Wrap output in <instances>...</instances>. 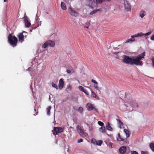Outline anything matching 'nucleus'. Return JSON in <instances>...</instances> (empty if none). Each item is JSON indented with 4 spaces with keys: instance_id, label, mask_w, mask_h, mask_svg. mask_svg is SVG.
Here are the masks:
<instances>
[{
    "instance_id": "f257e3e1",
    "label": "nucleus",
    "mask_w": 154,
    "mask_h": 154,
    "mask_svg": "<svg viewBox=\"0 0 154 154\" xmlns=\"http://www.w3.org/2000/svg\"><path fill=\"white\" fill-rule=\"evenodd\" d=\"M145 52H143L139 54L137 56L135 57H129V56L125 55L123 59V62L127 64L131 65H135L136 66H142L143 64L142 61L140 60L143 58L145 56Z\"/></svg>"
},
{
    "instance_id": "f03ea898",
    "label": "nucleus",
    "mask_w": 154,
    "mask_h": 154,
    "mask_svg": "<svg viewBox=\"0 0 154 154\" xmlns=\"http://www.w3.org/2000/svg\"><path fill=\"white\" fill-rule=\"evenodd\" d=\"M98 0H86L85 4L86 5L93 9L97 7V4H100L98 2Z\"/></svg>"
},
{
    "instance_id": "7ed1b4c3",
    "label": "nucleus",
    "mask_w": 154,
    "mask_h": 154,
    "mask_svg": "<svg viewBox=\"0 0 154 154\" xmlns=\"http://www.w3.org/2000/svg\"><path fill=\"white\" fill-rule=\"evenodd\" d=\"M8 40L9 43L13 47L16 46L17 42V39L15 36L12 35L11 34H9L8 36Z\"/></svg>"
},
{
    "instance_id": "20e7f679",
    "label": "nucleus",
    "mask_w": 154,
    "mask_h": 154,
    "mask_svg": "<svg viewBox=\"0 0 154 154\" xmlns=\"http://www.w3.org/2000/svg\"><path fill=\"white\" fill-rule=\"evenodd\" d=\"M76 130L77 132L82 137H85L88 135L85 132L81 127L79 125L77 126Z\"/></svg>"
},
{
    "instance_id": "39448f33",
    "label": "nucleus",
    "mask_w": 154,
    "mask_h": 154,
    "mask_svg": "<svg viewBox=\"0 0 154 154\" xmlns=\"http://www.w3.org/2000/svg\"><path fill=\"white\" fill-rule=\"evenodd\" d=\"M53 130L54 132L53 133L54 135L57 134L58 133H60L63 132L64 130V127H54V128Z\"/></svg>"
},
{
    "instance_id": "423d86ee",
    "label": "nucleus",
    "mask_w": 154,
    "mask_h": 154,
    "mask_svg": "<svg viewBox=\"0 0 154 154\" xmlns=\"http://www.w3.org/2000/svg\"><path fill=\"white\" fill-rule=\"evenodd\" d=\"M68 11L69 13L72 16L77 17L79 15V14L76 11L74 10L71 6L68 8Z\"/></svg>"
},
{
    "instance_id": "0eeeda50",
    "label": "nucleus",
    "mask_w": 154,
    "mask_h": 154,
    "mask_svg": "<svg viewBox=\"0 0 154 154\" xmlns=\"http://www.w3.org/2000/svg\"><path fill=\"white\" fill-rule=\"evenodd\" d=\"M23 32H25L24 31L22 32L19 33L17 36L19 39V42L21 43L22 42L24 41V38H26L27 35H23Z\"/></svg>"
},
{
    "instance_id": "6e6552de",
    "label": "nucleus",
    "mask_w": 154,
    "mask_h": 154,
    "mask_svg": "<svg viewBox=\"0 0 154 154\" xmlns=\"http://www.w3.org/2000/svg\"><path fill=\"white\" fill-rule=\"evenodd\" d=\"M151 33V31L149 32H148L145 33V34H143L142 32H139L138 33H137L134 35H132L131 36V37L132 38H134L135 37H140L142 36V35H145V36H148Z\"/></svg>"
},
{
    "instance_id": "1a4fd4ad",
    "label": "nucleus",
    "mask_w": 154,
    "mask_h": 154,
    "mask_svg": "<svg viewBox=\"0 0 154 154\" xmlns=\"http://www.w3.org/2000/svg\"><path fill=\"white\" fill-rule=\"evenodd\" d=\"M23 18L24 19V21L26 27H29L31 25V23L29 21L28 18L26 14L25 15Z\"/></svg>"
},
{
    "instance_id": "9d476101",
    "label": "nucleus",
    "mask_w": 154,
    "mask_h": 154,
    "mask_svg": "<svg viewBox=\"0 0 154 154\" xmlns=\"http://www.w3.org/2000/svg\"><path fill=\"white\" fill-rule=\"evenodd\" d=\"M124 7L126 11H130L131 10V6L127 1L124 2Z\"/></svg>"
},
{
    "instance_id": "9b49d317",
    "label": "nucleus",
    "mask_w": 154,
    "mask_h": 154,
    "mask_svg": "<svg viewBox=\"0 0 154 154\" xmlns=\"http://www.w3.org/2000/svg\"><path fill=\"white\" fill-rule=\"evenodd\" d=\"M117 140L119 141H123L124 143H127V139H123L121 137L119 133H118V136L117 137Z\"/></svg>"
},
{
    "instance_id": "f8f14e48",
    "label": "nucleus",
    "mask_w": 154,
    "mask_h": 154,
    "mask_svg": "<svg viewBox=\"0 0 154 154\" xmlns=\"http://www.w3.org/2000/svg\"><path fill=\"white\" fill-rule=\"evenodd\" d=\"M64 82L62 79H60L59 81L58 87L60 89H62L64 86Z\"/></svg>"
},
{
    "instance_id": "ddd939ff",
    "label": "nucleus",
    "mask_w": 154,
    "mask_h": 154,
    "mask_svg": "<svg viewBox=\"0 0 154 154\" xmlns=\"http://www.w3.org/2000/svg\"><path fill=\"white\" fill-rule=\"evenodd\" d=\"M86 107L88 110L89 111H91L94 109V107L93 105L90 103H88L86 105Z\"/></svg>"
},
{
    "instance_id": "4468645a",
    "label": "nucleus",
    "mask_w": 154,
    "mask_h": 154,
    "mask_svg": "<svg viewBox=\"0 0 154 154\" xmlns=\"http://www.w3.org/2000/svg\"><path fill=\"white\" fill-rule=\"evenodd\" d=\"M66 71L69 74H70L71 73H74L75 72V71L73 70L72 67L71 66H69L68 69H67Z\"/></svg>"
},
{
    "instance_id": "2eb2a0df",
    "label": "nucleus",
    "mask_w": 154,
    "mask_h": 154,
    "mask_svg": "<svg viewBox=\"0 0 154 154\" xmlns=\"http://www.w3.org/2000/svg\"><path fill=\"white\" fill-rule=\"evenodd\" d=\"M126 147L123 146L120 147L119 149L120 152L121 154H124L126 152Z\"/></svg>"
},
{
    "instance_id": "dca6fc26",
    "label": "nucleus",
    "mask_w": 154,
    "mask_h": 154,
    "mask_svg": "<svg viewBox=\"0 0 154 154\" xmlns=\"http://www.w3.org/2000/svg\"><path fill=\"white\" fill-rule=\"evenodd\" d=\"M91 82L93 83H94V86L95 88L97 90H99L98 87L97 85L98 83L95 80L92 79L91 80Z\"/></svg>"
},
{
    "instance_id": "f3484780",
    "label": "nucleus",
    "mask_w": 154,
    "mask_h": 154,
    "mask_svg": "<svg viewBox=\"0 0 154 154\" xmlns=\"http://www.w3.org/2000/svg\"><path fill=\"white\" fill-rule=\"evenodd\" d=\"M48 46L51 47H54L55 45V43L54 42L49 40L47 41Z\"/></svg>"
},
{
    "instance_id": "a211bd4d",
    "label": "nucleus",
    "mask_w": 154,
    "mask_h": 154,
    "mask_svg": "<svg viewBox=\"0 0 154 154\" xmlns=\"http://www.w3.org/2000/svg\"><path fill=\"white\" fill-rule=\"evenodd\" d=\"M124 131L127 137H129L131 133L130 131L126 129H124Z\"/></svg>"
},
{
    "instance_id": "6ab92c4d",
    "label": "nucleus",
    "mask_w": 154,
    "mask_h": 154,
    "mask_svg": "<svg viewBox=\"0 0 154 154\" xmlns=\"http://www.w3.org/2000/svg\"><path fill=\"white\" fill-rule=\"evenodd\" d=\"M60 5L61 8L63 10H65L67 8L64 2H62L61 3Z\"/></svg>"
},
{
    "instance_id": "aec40b11",
    "label": "nucleus",
    "mask_w": 154,
    "mask_h": 154,
    "mask_svg": "<svg viewBox=\"0 0 154 154\" xmlns=\"http://www.w3.org/2000/svg\"><path fill=\"white\" fill-rule=\"evenodd\" d=\"M139 15L140 17L142 18L146 15V12L144 11H142L140 12Z\"/></svg>"
},
{
    "instance_id": "412c9836",
    "label": "nucleus",
    "mask_w": 154,
    "mask_h": 154,
    "mask_svg": "<svg viewBox=\"0 0 154 154\" xmlns=\"http://www.w3.org/2000/svg\"><path fill=\"white\" fill-rule=\"evenodd\" d=\"M106 128L107 130L110 131H112V128L111 126H110V124L109 122L106 125Z\"/></svg>"
},
{
    "instance_id": "4be33fe9",
    "label": "nucleus",
    "mask_w": 154,
    "mask_h": 154,
    "mask_svg": "<svg viewBox=\"0 0 154 154\" xmlns=\"http://www.w3.org/2000/svg\"><path fill=\"white\" fill-rule=\"evenodd\" d=\"M100 132L102 133H104L106 131L105 128V127H101L99 129Z\"/></svg>"
},
{
    "instance_id": "5701e85b",
    "label": "nucleus",
    "mask_w": 154,
    "mask_h": 154,
    "mask_svg": "<svg viewBox=\"0 0 154 154\" xmlns=\"http://www.w3.org/2000/svg\"><path fill=\"white\" fill-rule=\"evenodd\" d=\"M91 97L94 98H96L97 97V94L92 91H91Z\"/></svg>"
},
{
    "instance_id": "b1692460",
    "label": "nucleus",
    "mask_w": 154,
    "mask_h": 154,
    "mask_svg": "<svg viewBox=\"0 0 154 154\" xmlns=\"http://www.w3.org/2000/svg\"><path fill=\"white\" fill-rule=\"evenodd\" d=\"M51 109V106H48L47 108V115H50V110Z\"/></svg>"
},
{
    "instance_id": "393cba45",
    "label": "nucleus",
    "mask_w": 154,
    "mask_h": 154,
    "mask_svg": "<svg viewBox=\"0 0 154 154\" xmlns=\"http://www.w3.org/2000/svg\"><path fill=\"white\" fill-rule=\"evenodd\" d=\"M77 111L80 113H82L83 111V109L81 107H79Z\"/></svg>"
},
{
    "instance_id": "a878e982",
    "label": "nucleus",
    "mask_w": 154,
    "mask_h": 154,
    "mask_svg": "<svg viewBox=\"0 0 154 154\" xmlns=\"http://www.w3.org/2000/svg\"><path fill=\"white\" fill-rule=\"evenodd\" d=\"M131 105H132V106L134 108H137L138 107V105L136 103H134L133 102H131Z\"/></svg>"
},
{
    "instance_id": "bb28decb",
    "label": "nucleus",
    "mask_w": 154,
    "mask_h": 154,
    "mask_svg": "<svg viewBox=\"0 0 154 154\" xmlns=\"http://www.w3.org/2000/svg\"><path fill=\"white\" fill-rule=\"evenodd\" d=\"M117 121L119 124L120 125V128H121V126L123 125V123L121 122V120L120 119H117Z\"/></svg>"
},
{
    "instance_id": "cd10ccee",
    "label": "nucleus",
    "mask_w": 154,
    "mask_h": 154,
    "mask_svg": "<svg viewBox=\"0 0 154 154\" xmlns=\"http://www.w3.org/2000/svg\"><path fill=\"white\" fill-rule=\"evenodd\" d=\"M149 146L152 150L154 152V144L150 143L149 144Z\"/></svg>"
},
{
    "instance_id": "c85d7f7f",
    "label": "nucleus",
    "mask_w": 154,
    "mask_h": 154,
    "mask_svg": "<svg viewBox=\"0 0 154 154\" xmlns=\"http://www.w3.org/2000/svg\"><path fill=\"white\" fill-rule=\"evenodd\" d=\"M48 46V45L47 41L44 44H43V45L42 46V47L44 48H46Z\"/></svg>"
},
{
    "instance_id": "c756f323",
    "label": "nucleus",
    "mask_w": 154,
    "mask_h": 154,
    "mask_svg": "<svg viewBox=\"0 0 154 154\" xmlns=\"http://www.w3.org/2000/svg\"><path fill=\"white\" fill-rule=\"evenodd\" d=\"M134 40H135L134 39H133L132 38H130V39H127L126 41V42H125V43H129V42H133L134 41Z\"/></svg>"
},
{
    "instance_id": "7c9ffc66",
    "label": "nucleus",
    "mask_w": 154,
    "mask_h": 154,
    "mask_svg": "<svg viewBox=\"0 0 154 154\" xmlns=\"http://www.w3.org/2000/svg\"><path fill=\"white\" fill-rule=\"evenodd\" d=\"M52 86L55 88H56L57 89H58V87L57 85L54 83L52 82L51 84Z\"/></svg>"
},
{
    "instance_id": "2f4dec72",
    "label": "nucleus",
    "mask_w": 154,
    "mask_h": 154,
    "mask_svg": "<svg viewBox=\"0 0 154 154\" xmlns=\"http://www.w3.org/2000/svg\"><path fill=\"white\" fill-rule=\"evenodd\" d=\"M90 26V23H87L84 26V27L85 28H88L89 26Z\"/></svg>"
},
{
    "instance_id": "473e14b6",
    "label": "nucleus",
    "mask_w": 154,
    "mask_h": 154,
    "mask_svg": "<svg viewBox=\"0 0 154 154\" xmlns=\"http://www.w3.org/2000/svg\"><path fill=\"white\" fill-rule=\"evenodd\" d=\"M78 88L82 92H83L84 90L85 89H84V88L83 87H82V86H79Z\"/></svg>"
},
{
    "instance_id": "72a5a7b5",
    "label": "nucleus",
    "mask_w": 154,
    "mask_h": 154,
    "mask_svg": "<svg viewBox=\"0 0 154 154\" xmlns=\"http://www.w3.org/2000/svg\"><path fill=\"white\" fill-rule=\"evenodd\" d=\"M98 124H99V125L101 126L102 127H103V125H104V123L103 122L100 121H99L98 122Z\"/></svg>"
},
{
    "instance_id": "f704fd0d",
    "label": "nucleus",
    "mask_w": 154,
    "mask_h": 154,
    "mask_svg": "<svg viewBox=\"0 0 154 154\" xmlns=\"http://www.w3.org/2000/svg\"><path fill=\"white\" fill-rule=\"evenodd\" d=\"M103 142L101 140H99L97 143V145L99 146H101Z\"/></svg>"
},
{
    "instance_id": "c9c22d12",
    "label": "nucleus",
    "mask_w": 154,
    "mask_h": 154,
    "mask_svg": "<svg viewBox=\"0 0 154 154\" xmlns=\"http://www.w3.org/2000/svg\"><path fill=\"white\" fill-rule=\"evenodd\" d=\"M151 61H152V67L154 68V57H152Z\"/></svg>"
},
{
    "instance_id": "e433bc0d",
    "label": "nucleus",
    "mask_w": 154,
    "mask_h": 154,
    "mask_svg": "<svg viewBox=\"0 0 154 154\" xmlns=\"http://www.w3.org/2000/svg\"><path fill=\"white\" fill-rule=\"evenodd\" d=\"M131 154H138L137 152L134 151H131Z\"/></svg>"
},
{
    "instance_id": "4c0bfd02",
    "label": "nucleus",
    "mask_w": 154,
    "mask_h": 154,
    "mask_svg": "<svg viewBox=\"0 0 154 154\" xmlns=\"http://www.w3.org/2000/svg\"><path fill=\"white\" fill-rule=\"evenodd\" d=\"M141 154H149V153L148 152L142 151Z\"/></svg>"
},
{
    "instance_id": "58836bf2",
    "label": "nucleus",
    "mask_w": 154,
    "mask_h": 154,
    "mask_svg": "<svg viewBox=\"0 0 154 154\" xmlns=\"http://www.w3.org/2000/svg\"><path fill=\"white\" fill-rule=\"evenodd\" d=\"M83 92L87 95H88L89 94L88 92L86 90L84 89Z\"/></svg>"
},
{
    "instance_id": "ea45409f",
    "label": "nucleus",
    "mask_w": 154,
    "mask_h": 154,
    "mask_svg": "<svg viewBox=\"0 0 154 154\" xmlns=\"http://www.w3.org/2000/svg\"><path fill=\"white\" fill-rule=\"evenodd\" d=\"M66 89L67 90H70L71 89V86L69 85H68Z\"/></svg>"
},
{
    "instance_id": "a19ab883",
    "label": "nucleus",
    "mask_w": 154,
    "mask_h": 154,
    "mask_svg": "<svg viewBox=\"0 0 154 154\" xmlns=\"http://www.w3.org/2000/svg\"><path fill=\"white\" fill-rule=\"evenodd\" d=\"M97 10H95V11H91L90 12V15H92L94 13H95L96 12H97Z\"/></svg>"
},
{
    "instance_id": "79ce46f5",
    "label": "nucleus",
    "mask_w": 154,
    "mask_h": 154,
    "mask_svg": "<svg viewBox=\"0 0 154 154\" xmlns=\"http://www.w3.org/2000/svg\"><path fill=\"white\" fill-rule=\"evenodd\" d=\"M83 141V140L82 139H80L78 140L77 142L78 143H80Z\"/></svg>"
},
{
    "instance_id": "37998d69",
    "label": "nucleus",
    "mask_w": 154,
    "mask_h": 154,
    "mask_svg": "<svg viewBox=\"0 0 154 154\" xmlns=\"http://www.w3.org/2000/svg\"><path fill=\"white\" fill-rule=\"evenodd\" d=\"M150 39L152 40H154V34L151 36Z\"/></svg>"
},
{
    "instance_id": "c03bdc74",
    "label": "nucleus",
    "mask_w": 154,
    "mask_h": 154,
    "mask_svg": "<svg viewBox=\"0 0 154 154\" xmlns=\"http://www.w3.org/2000/svg\"><path fill=\"white\" fill-rule=\"evenodd\" d=\"M112 143H109V147L110 148H112Z\"/></svg>"
},
{
    "instance_id": "a18cd8bd",
    "label": "nucleus",
    "mask_w": 154,
    "mask_h": 154,
    "mask_svg": "<svg viewBox=\"0 0 154 154\" xmlns=\"http://www.w3.org/2000/svg\"><path fill=\"white\" fill-rule=\"evenodd\" d=\"M38 113V112L37 111V112H36V113L35 114H33V115L34 116H36V115H37Z\"/></svg>"
},
{
    "instance_id": "49530a36",
    "label": "nucleus",
    "mask_w": 154,
    "mask_h": 154,
    "mask_svg": "<svg viewBox=\"0 0 154 154\" xmlns=\"http://www.w3.org/2000/svg\"><path fill=\"white\" fill-rule=\"evenodd\" d=\"M94 110H95V111H96V112H97V111H98V110H97V109H96V108H94Z\"/></svg>"
},
{
    "instance_id": "de8ad7c7",
    "label": "nucleus",
    "mask_w": 154,
    "mask_h": 154,
    "mask_svg": "<svg viewBox=\"0 0 154 154\" xmlns=\"http://www.w3.org/2000/svg\"><path fill=\"white\" fill-rule=\"evenodd\" d=\"M119 52H113V54H117Z\"/></svg>"
},
{
    "instance_id": "09e8293b",
    "label": "nucleus",
    "mask_w": 154,
    "mask_h": 154,
    "mask_svg": "<svg viewBox=\"0 0 154 154\" xmlns=\"http://www.w3.org/2000/svg\"><path fill=\"white\" fill-rule=\"evenodd\" d=\"M97 10V11H101V9H98V10Z\"/></svg>"
},
{
    "instance_id": "8fccbe9b",
    "label": "nucleus",
    "mask_w": 154,
    "mask_h": 154,
    "mask_svg": "<svg viewBox=\"0 0 154 154\" xmlns=\"http://www.w3.org/2000/svg\"><path fill=\"white\" fill-rule=\"evenodd\" d=\"M34 110L35 111V112L36 111V110L35 108L34 109Z\"/></svg>"
},
{
    "instance_id": "3c124183",
    "label": "nucleus",
    "mask_w": 154,
    "mask_h": 154,
    "mask_svg": "<svg viewBox=\"0 0 154 154\" xmlns=\"http://www.w3.org/2000/svg\"><path fill=\"white\" fill-rule=\"evenodd\" d=\"M5 1H6V0H4V2H5Z\"/></svg>"
},
{
    "instance_id": "603ef678",
    "label": "nucleus",
    "mask_w": 154,
    "mask_h": 154,
    "mask_svg": "<svg viewBox=\"0 0 154 154\" xmlns=\"http://www.w3.org/2000/svg\"><path fill=\"white\" fill-rule=\"evenodd\" d=\"M87 88H89L88 87H87Z\"/></svg>"
}]
</instances>
